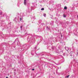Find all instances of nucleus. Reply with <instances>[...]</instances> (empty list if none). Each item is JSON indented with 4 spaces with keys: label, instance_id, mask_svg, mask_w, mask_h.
<instances>
[{
    "label": "nucleus",
    "instance_id": "2",
    "mask_svg": "<svg viewBox=\"0 0 78 78\" xmlns=\"http://www.w3.org/2000/svg\"><path fill=\"white\" fill-rule=\"evenodd\" d=\"M24 3L25 5H26V0H24Z\"/></svg>",
    "mask_w": 78,
    "mask_h": 78
},
{
    "label": "nucleus",
    "instance_id": "11",
    "mask_svg": "<svg viewBox=\"0 0 78 78\" xmlns=\"http://www.w3.org/2000/svg\"><path fill=\"white\" fill-rule=\"evenodd\" d=\"M32 70H34V69H32Z\"/></svg>",
    "mask_w": 78,
    "mask_h": 78
},
{
    "label": "nucleus",
    "instance_id": "12",
    "mask_svg": "<svg viewBox=\"0 0 78 78\" xmlns=\"http://www.w3.org/2000/svg\"><path fill=\"white\" fill-rule=\"evenodd\" d=\"M6 78H8V77H6Z\"/></svg>",
    "mask_w": 78,
    "mask_h": 78
},
{
    "label": "nucleus",
    "instance_id": "10",
    "mask_svg": "<svg viewBox=\"0 0 78 78\" xmlns=\"http://www.w3.org/2000/svg\"><path fill=\"white\" fill-rule=\"evenodd\" d=\"M20 28H22V26H21Z\"/></svg>",
    "mask_w": 78,
    "mask_h": 78
},
{
    "label": "nucleus",
    "instance_id": "6",
    "mask_svg": "<svg viewBox=\"0 0 78 78\" xmlns=\"http://www.w3.org/2000/svg\"><path fill=\"white\" fill-rule=\"evenodd\" d=\"M47 30H49V28H48V27H47Z\"/></svg>",
    "mask_w": 78,
    "mask_h": 78
},
{
    "label": "nucleus",
    "instance_id": "9",
    "mask_svg": "<svg viewBox=\"0 0 78 78\" xmlns=\"http://www.w3.org/2000/svg\"><path fill=\"white\" fill-rule=\"evenodd\" d=\"M21 20H22V18H20V21H21Z\"/></svg>",
    "mask_w": 78,
    "mask_h": 78
},
{
    "label": "nucleus",
    "instance_id": "3",
    "mask_svg": "<svg viewBox=\"0 0 78 78\" xmlns=\"http://www.w3.org/2000/svg\"><path fill=\"white\" fill-rule=\"evenodd\" d=\"M67 7H65L64 9H67Z\"/></svg>",
    "mask_w": 78,
    "mask_h": 78
},
{
    "label": "nucleus",
    "instance_id": "5",
    "mask_svg": "<svg viewBox=\"0 0 78 78\" xmlns=\"http://www.w3.org/2000/svg\"><path fill=\"white\" fill-rule=\"evenodd\" d=\"M41 10L42 11V10H44V9L43 8H42V9H41Z\"/></svg>",
    "mask_w": 78,
    "mask_h": 78
},
{
    "label": "nucleus",
    "instance_id": "7",
    "mask_svg": "<svg viewBox=\"0 0 78 78\" xmlns=\"http://www.w3.org/2000/svg\"><path fill=\"white\" fill-rule=\"evenodd\" d=\"M69 75L67 76H66V78H69Z\"/></svg>",
    "mask_w": 78,
    "mask_h": 78
},
{
    "label": "nucleus",
    "instance_id": "4",
    "mask_svg": "<svg viewBox=\"0 0 78 78\" xmlns=\"http://www.w3.org/2000/svg\"><path fill=\"white\" fill-rule=\"evenodd\" d=\"M44 16V17H45L46 16V14H44L43 15Z\"/></svg>",
    "mask_w": 78,
    "mask_h": 78
},
{
    "label": "nucleus",
    "instance_id": "1",
    "mask_svg": "<svg viewBox=\"0 0 78 78\" xmlns=\"http://www.w3.org/2000/svg\"><path fill=\"white\" fill-rule=\"evenodd\" d=\"M65 49H66V50H67V51H68V50H69V48L66 47L65 48Z\"/></svg>",
    "mask_w": 78,
    "mask_h": 78
},
{
    "label": "nucleus",
    "instance_id": "13",
    "mask_svg": "<svg viewBox=\"0 0 78 78\" xmlns=\"http://www.w3.org/2000/svg\"><path fill=\"white\" fill-rule=\"evenodd\" d=\"M61 37H62V35H61Z\"/></svg>",
    "mask_w": 78,
    "mask_h": 78
},
{
    "label": "nucleus",
    "instance_id": "8",
    "mask_svg": "<svg viewBox=\"0 0 78 78\" xmlns=\"http://www.w3.org/2000/svg\"><path fill=\"white\" fill-rule=\"evenodd\" d=\"M63 17H66V15H63Z\"/></svg>",
    "mask_w": 78,
    "mask_h": 78
}]
</instances>
